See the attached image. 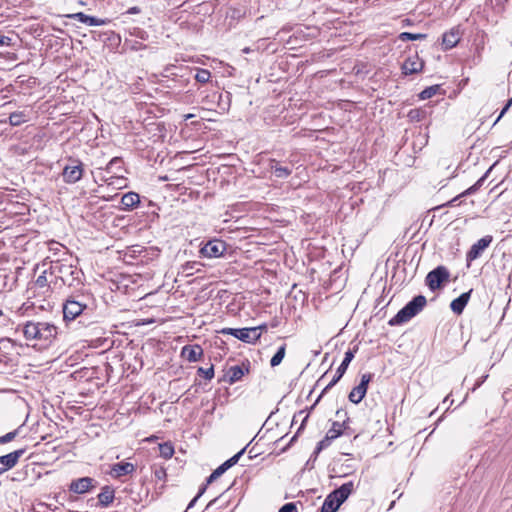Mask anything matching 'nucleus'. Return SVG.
<instances>
[{
	"instance_id": "6e6d98bb",
	"label": "nucleus",
	"mask_w": 512,
	"mask_h": 512,
	"mask_svg": "<svg viewBox=\"0 0 512 512\" xmlns=\"http://www.w3.org/2000/svg\"><path fill=\"white\" fill-rule=\"evenodd\" d=\"M106 201L112 200L113 197H103Z\"/></svg>"
},
{
	"instance_id": "5701e85b",
	"label": "nucleus",
	"mask_w": 512,
	"mask_h": 512,
	"mask_svg": "<svg viewBox=\"0 0 512 512\" xmlns=\"http://www.w3.org/2000/svg\"><path fill=\"white\" fill-rule=\"evenodd\" d=\"M270 169L277 178L285 179L292 173V169L287 166H281L277 160L270 161Z\"/></svg>"
},
{
	"instance_id": "0eeeda50",
	"label": "nucleus",
	"mask_w": 512,
	"mask_h": 512,
	"mask_svg": "<svg viewBox=\"0 0 512 512\" xmlns=\"http://www.w3.org/2000/svg\"><path fill=\"white\" fill-rule=\"evenodd\" d=\"M450 273L445 266H438L426 276V285L431 291L441 287L442 283L448 281Z\"/></svg>"
},
{
	"instance_id": "cd10ccee",
	"label": "nucleus",
	"mask_w": 512,
	"mask_h": 512,
	"mask_svg": "<svg viewBox=\"0 0 512 512\" xmlns=\"http://www.w3.org/2000/svg\"><path fill=\"white\" fill-rule=\"evenodd\" d=\"M484 180H485V176L481 177L473 186H471L466 191H464L463 193H461L460 195L456 196L451 201H449L447 203V206H450V207L456 206L459 198L474 193L482 185Z\"/></svg>"
},
{
	"instance_id": "e433bc0d",
	"label": "nucleus",
	"mask_w": 512,
	"mask_h": 512,
	"mask_svg": "<svg viewBox=\"0 0 512 512\" xmlns=\"http://www.w3.org/2000/svg\"><path fill=\"white\" fill-rule=\"evenodd\" d=\"M198 374L203 376L207 380H211L214 377V366L211 365L208 368L199 367L197 370Z\"/></svg>"
},
{
	"instance_id": "7c9ffc66",
	"label": "nucleus",
	"mask_w": 512,
	"mask_h": 512,
	"mask_svg": "<svg viewBox=\"0 0 512 512\" xmlns=\"http://www.w3.org/2000/svg\"><path fill=\"white\" fill-rule=\"evenodd\" d=\"M286 354V344L281 345L270 360L271 367L280 365Z\"/></svg>"
},
{
	"instance_id": "bb28decb",
	"label": "nucleus",
	"mask_w": 512,
	"mask_h": 512,
	"mask_svg": "<svg viewBox=\"0 0 512 512\" xmlns=\"http://www.w3.org/2000/svg\"><path fill=\"white\" fill-rule=\"evenodd\" d=\"M123 160L120 157L112 158L104 168V171L110 175H117L122 170Z\"/></svg>"
},
{
	"instance_id": "72a5a7b5",
	"label": "nucleus",
	"mask_w": 512,
	"mask_h": 512,
	"mask_svg": "<svg viewBox=\"0 0 512 512\" xmlns=\"http://www.w3.org/2000/svg\"><path fill=\"white\" fill-rule=\"evenodd\" d=\"M427 37L426 34L422 33H411V32H402L399 34V39L401 41H416V40H423Z\"/></svg>"
},
{
	"instance_id": "6e6552de",
	"label": "nucleus",
	"mask_w": 512,
	"mask_h": 512,
	"mask_svg": "<svg viewBox=\"0 0 512 512\" xmlns=\"http://www.w3.org/2000/svg\"><path fill=\"white\" fill-rule=\"evenodd\" d=\"M83 172V163L77 159L71 160V164L63 168V181L67 184H75L82 178Z\"/></svg>"
},
{
	"instance_id": "1a4fd4ad",
	"label": "nucleus",
	"mask_w": 512,
	"mask_h": 512,
	"mask_svg": "<svg viewBox=\"0 0 512 512\" xmlns=\"http://www.w3.org/2000/svg\"><path fill=\"white\" fill-rule=\"evenodd\" d=\"M493 237L486 235L474 243L470 250L466 254L467 266H470L471 262L478 259L486 248L492 243Z\"/></svg>"
},
{
	"instance_id": "4d7b16f0",
	"label": "nucleus",
	"mask_w": 512,
	"mask_h": 512,
	"mask_svg": "<svg viewBox=\"0 0 512 512\" xmlns=\"http://www.w3.org/2000/svg\"><path fill=\"white\" fill-rule=\"evenodd\" d=\"M481 382L477 383L476 386L473 388V390L476 389V387L480 386Z\"/></svg>"
},
{
	"instance_id": "a211bd4d",
	"label": "nucleus",
	"mask_w": 512,
	"mask_h": 512,
	"mask_svg": "<svg viewBox=\"0 0 512 512\" xmlns=\"http://www.w3.org/2000/svg\"><path fill=\"white\" fill-rule=\"evenodd\" d=\"M181 355L189 362H196L203 355V349L199 345H186L182 348Z\"/></svg>"
},
{
	"instance_id": "79ce46f5",
	"label": "nucleus",
	"mask_w": 512,
	"mask_h": 512,
	"mask_svg": "<svg viewBox=\"0 0 512 512\" xmlns=\"http://www.w3.org/2000/svg\"><path fill=\"white\" fill-rule=\"evenodd\" d=\"M278 512H298L297 507L294 503H286L284 504Z\"/></svg>"
},
{
	"instance_id": "f257e3e1",
	"label": "nucleus",
	"mask_w": 512,
	"mask_h": 512,
	"mask_svg": "<svg viewBox=\"0 0 512 512\" xmlns=\"http://www.w3.org/2000/svg\"><path fill=\"white\" fill-rule=\"evenodd\" d=\"M58 334V327L44 321H27L23 326V335L28 341H39L51 344Z\"/></svg>"
},
{
	"instance_id": "473e14b6",
	"label": "nucleus",
	"mask_w": 512,
	"mask_h": 512,
	"mask_svg": "<svg viewBox=\"0 0 512 512\" xmlns=\"http://www.w3.org/2000/svg\"><path fill=\"white\" fill-rule=\"evenodd\" d=\"M159 453L161 457L169 459L174 454V447L171 443H162L159 445Z\"/></svg>"
},
{
	"instance_id": "49530a36",
	"label": "nucleus",
	"mask_w": 512,
	"mask_h": 512,
	"mask_svg": "<svg viewBox=\"0 0 512 512\" xmlns=\"http://www.w3.org/2000/svg\"><path fill=\"white\" fill-rule=\"evenodd\" d=\"M512 105V98L507 102V104L503 107V109L501 110L499 116L497 117V119L495 120L494 122V125L503 117V115L508 111V109L510 108V106Z\"/></svg>"
},
{
	"instance_id": "f704fd0d",
	"label": "nucleus",
	"mask_w": 512,
	"mask_h": 512,
	"mask_svg": "<svg viewBox=\"0 0 512 512\" xmlns=\"http://www.w3.org/2000/svg\"><path fill=\"white\" fill-rule=\"evenodd\" d=\"M211 78V73L207 69H198L195 74V79L199 83H207Z\"/></svg>"
},
{
	"instance_id": "39448f33",
	"label": "nucleus",
	"mask_w": 512,
	"mask_h": 512,
	"mask_svg": "<svg viewBox=\"0 0 512 512\" xmlns=\"http://www.w3.org/2000/svg\"><path fill=\"white\" fill-rule=\"evenodd\" d=\"M354 490V483L349 481L332 491L324 500L320 512H336Z\"/></svg>"
},
{
	"instance_id": "412c9836",
	"label": "nucleus",
	"mask_w": 512,
	"mask_h": 512,
	"mask_svg": "<svg viewBox=\"0 0 512 512\" xmlns=\"http://www.w3.org/2000/svg\"><path fill=\"white\" fill-rule=\"evenodd\" d=\"M140 203V196L136 192H128L121 197L122 210L131 211Z\"/></svg>"
},
{
	"instance_id": "2eb2a0df",
	"label": "nucleus",
	"mask_w": 512,
	"mask_h": 512,
	"mask_svg": "<svg viewBox=\"0 0 512 512\" xmlns=\"http://www.w3.org/2000/svg\"><path fill=\"white\" fill-rule=\"evenodd\" d=\"M423 67L424 62L416 54L414 56L408 57L402 64L401 69L402 73L407 76L421 72Z\"/></svg>"
},
{
	"instance_id": "864d4df0",
	"label": "nucleus",
	"mask_w": 512,
	"mask_h": 512,
	"mask_svg": "<svg viewBox=\"0 0 512 512\" xmlns=\"http://www.w3.org/2000/svg\"><path fill=\"white\" fill-rule=\"evenodd\" d=\"M252 51V49L250 47H245L242 52L245 53V54H248Z\"/></svg>"
},
{
	"instance_id": "5fc2aeb1",
	"label": "nucleus",
	"mask_w": 512,
	"mask_h": 512,
	"mask_svg": "<svg viewBox=\"0 0 512 512\" xmlns=\"http://www.w3.org/2000/svg\"><path fill=\"white\" fill-rule=\"evenodd\" d=\"M307 417H308V416L304 417L303 422H305V421L307 420ZM303 425H304V423H302V424H301V426H300V428H299L298 432L302 429Z\"/></svg>"
},
{
	"instance_id": "dca6fc26",
	"label": "nucleus",
	"mask_w": 512,
	"mask_h": 512,
	"mask_svg": "<svg viewBox=\"0 0 512 512\" xmlns=\"http://www.w3.org/2000/svg\"><path fill=\"white\" fill-rule=\"evenodd\" d=\"M92 483V478L82 477L72 481L69 486V490L77 494H83L89 491V489L92 487Z\"/></svg>"
},
{
	"instance_id": "423d86ee",
	"label": "nucleus",
	"mask_w": 512,
	"mask_h": 512,
	"mask_svg": "<svg viewBox=\"0 0 512 512\" xmlns=\"http://www.w3.org/2000/svg\"><path fill=\"white\" fill-rule=\"evenodd\" d=\"M220 333L224 335H232L238 340L248 343L254 344L256 343L260 337L261 333L259 332V328H223Z\"/></svg>"
},
{
	"instance_id": "20e7f679",
	"label": "nucleus",
	"mask_w": 512,
	"mask_h": 512,
	"mask_svg": "<svg viewBox=\"0 0 512 512\" xmlns=\"http://www.w3.org/2000/svg\"><path fill=\"white\" fill-rule=\"evenodd\" d=\"M50 273L61 279L64 285L75 286L82 283L83 272L77 266L61 262L52 263Z\"/></svg>"
},
{
	"instance_id": "9b49d317",
	"label": "nucleus",
	"mask_w": 512,
	"mask_h": 512,
	"mask_svg": "<svg viewBox=\"0 0 512 512\" xmlns=\"http://www.w3.org/2000/svg\"><path fill=\"white\" fill-rule=\"evenodd\" d=\"M226 243L222 240L214 239L208 241L200 250L203 257L218 258L226 251Z\"/></svg>"
},
{
	"instance_id": "58836bf2",
	"label": "nucleus",
	"mask_w": 512,
	"mask_h": 512,
	"mask_svg": "<svg viewBox=\"0 0 512 512\" xmlns=\"http://www.w3.org/2000/svg\"><path fill=\"white\" fill-rule=\"evenodd\" d=\"M17 434H18V430H14V431L8 432L7 434H5L3 436H0V445L11 442L12 440L15 439Z\"/></svg>"
},
{
	"instance_id": "ddd939ff",
	"label": "nucleus",
	"mask_w": 512,
	"mask_h": 512,
	"mask_svg": "<svg viewBox=\"0 0 512 512\" xmlns=\"http://www.w3.org/2000/svg\"><path fill=\"white\" fill-rule=\"evenodd\" d=\"M25 452L26 448H20L6 455L0 456V475L15 467Z\"/></svg>"
},
{
	"instance_id": "8fccbe9b",
	"label": "nucleus",
	"mask_w": 512,
	"mask_h": 512,
	"mask_svg": "<svg viewBox=\"0 0 512 512\" xmlns=\"http://www.w3.org/2000/svg\"><path fill=\"white\" fill-rule=\"evenodd\" d=\"M216 479H217V476H215V475H214V473L212 472V473L210 474V476L207 478V480H206V484H205V485L207 486L208 484H211V483H212V482H214Z\"/></svg>"
},
{
	"instance_id": "aec40b11",
	"label": "nucleus",
	"mask_w": 512,
	"mask_h": 512,
	"mask_svg": "<svg viewBox=\"0 0 512 512\" xmlns=\"http://www.w3.org/2000/svg\"><path fill=\"white\" fill-rule=\"evenodd\" d=\"M471 293L472 290L462 293L450 303V308L455 314L460 315L463 312L470 299Z\"/></svg>"
},
{
	"instance_id": "6ab92c4d",
	"label": "nucleus",
	"mask_w": 512,
	"mask_h": 512,
	"mask_svg": "<svg viewBox=\"0 0 512 512\" xmlns=\"http://www.w3.org/2000/svg\"><path fill=\"white\" fill-rule=\"evenodd\" d=\"M246 450V447H244L242 450H240L238 453H236L234 456L226 460L224 463H222L219 467H217L213 473L217 478H219L222 474H224L229 468L234 466L238 463L240 457L244 454Z\"/></svg>"
},
{
	"instance_id": "09e8293b",
	"label": "nucleus",
	"mask_w": 512,
	"mask_h": 512,
	"mask_svg": "<svg viewBox=\"0 0 512 512\" xmlns=\"http://www.w3.org/2000/svg\"><path fill=\"white\" fill-rule=\"evenodd\" d=\"M154 475L157 479L161 480L166 476V472L163 468H160L154 472Z\"/></svg>"
},
{
	"instance_id": "de8ad7c7",
	"label": "nucleus",
	"mask_w": 512,
	"mask_h": 512,
	"mask_svg": "<svg viewBox=\"0 0 512 512\" xmlns=\"http://www.w3.org/2000/svg\"><path fill=\"white\" fill-rule=\"evenodd\" d=\"M139 13H141V8L138 6H133V7L129 8L124 14L132 15V14H139Z\"/></svg>"
},
{
	"instance_id": "f3484780",
	"label": "nucleus",
	"mask_w": 512,
	"mask_h": 512,
	"mask_svg": "<svg viewBox=\"0 0 512 512\" xmlns=\"http://www.w3.org/2000/svg\"><path fill=\"white\" fill-rule=\"evenodd\" d=\"M134 470V464L130 462H120L112 465L110 475L113 478H120L122 476L131 474Z\"/></svg>"
},
{
	"instance_id": "2f4dec72",
	"label": "nucleus",
	"mask_w": 512,
	"mask_h": 512,
	"mask_svg": "<svg viewBox=\"0 0 512 512\" xmlns=\"http://www.w3.org/2000/svg\"><path fill=\"white\" fill-rule=\"evenodd\" d=\"M46 273H47V270H44L36 279V281L34 282V286L38 289H43L44 293L45 292H48L50 290V287H49V284H48V280H47V276H46Z\"/></svg>"
},
{
	"instance_id": "a878e982",
	"label": "nucleus",
	"mask_w": 512,
	"mask_h": 512,
	"mask_svg": "<svg viewBox=\"0 0 512 512\" xmlns=\"http://www.w3.org/2000/svg\"><path fill=\"white\" fill-rule=\"evenodd\" d=\"M28 121L29 116L25 111H16L11 113L9 116V124L14 127L20 126Z\"/></svg>"
},
{
	"instance_id": "f8f14e48",
	"label": "nucleus",
	"mask_w": 512,
	"mask_h": 512,
	"mask_svg": "<svg viewBox=\"0 0 512 512\" xmlns=\"http://www.w3.org/2000/svg\"><path fill=\"white\" fill-rule=\"evenodd\" d=\"M357 351V348L349 349L345 352L344 359L340 366L336 370V374L332 378V380L327 384V386L324 388L323 392L329 390L332 388L345 374L349 364L353 360L355 353Z\"/></svg>"
},
{
	"instance_id": "c756f323",
	"label": "nucleus",
	"mask_w": 512,
	"mask_h": 512,
	"mask_svg": "<svg viewBox=\"0 0 512 512\" xmlns=\"http://www.w3.org/2000/svg\"><path fill=\"white\" fill-rule=\"evenodd\" d=\"M345 425V422H333L331 428L327 431L326 435L328 438L336 439L343 433V427Z\"/></svg>"
},
{
	"instance_id": "13d9d810",
	"label": "nucleus",
	"mask_w": 512,
	"mask_h": 512,
	"mask_svg": "<svg viewBox=\"0 0 512 512\" xmlns=\"http://www.w3.org/2000/svg\"><path fill=\"white\" fill-rule=\"evenodd\" d=\"M414 112L418 114V111H410V115H413Z\"/></svg>"
},
{
	"instance_id": "9d476101",
	"label": "nucleus",
	"mask_w": 512,
	"mask_h": 512,
	"mask_svg": "<svg viewBox=\"0 0 512 512\" xmlns=\"http://www.w3.org/2000/svg\"><path fill=\"white\" fill-rule=\"evenodd\" d=\"M371 379V373L362 374L360 383L354 387L348 395L349 401L354 404L360 403L367 393L368 384Z\"/></svg>"
},
{
	"instance_id": "3c124183",
	"label": "nucleus",
	"mask_w": 512,
	"mask_h": 512,
	"mask_svg": "<svg viewBox=\"0 0 512 512\" xmlns=\"http://www.w3.org/2000/svg\"><path fill=\"white\" fill-rule=\"evenodd\" d=\"M255 328H259V332L262 333L263 330H267V325L262 324V325L256 326Z\"/></svg>"
},
{
	"instance_id": "c03bdc74",
	"label": "nucleus",
	"mask_w": 512,
	"mask_h": 512,
	"mask_svg": "<svg viewBox=\"0 0 512 512\" xmlns=\"http://www.w3.org/2000/svg\"><path fill=\"white\" fill-rule=\"evenodd\" d=\"M512 105V98L507 102V104L503 107V109L501 110L499 116L497 117V119L495 120L494 122V125L503 117V115L508 111V109L510 108V106Z\"/></svg>"
},
{
	"instance_id": "b1692460",
	"label": "nucleus",
	"mask_w": 512,
	"mask_h": 512,
	"mask_svg": "<svg viewBox=\"0 0 512 512\" xmlns=\"http://www.w3.org/2000/svg\"><path fill=\"white\" fill-rule=\"evenodd\" d=\"M101 180L106 183V188L121 189L126 186V179L120 175H110L109 177L102 176Z\"/></svg>"
},
{
	"instance_id": "c85d7f7f",
	"label": "nucleus",
	"mask_w": 512,
	"mask_h": 512,
	"mask_svg": "<svg viewBox=\"0 0 512 512\" xmlns=\"http://www.w3.org/2000/svg\"><path fill=\"white\" fill-rule=\"evenodd\" d=\"M244 376V370L241 366H232L227 372L229 384H234Z\"/></svg>"
},
{
	"instance_id": "f03ea898",
	"label": "nucleus",
	"mask_w": 512,
	"mask_h": 512,
	"mask_svg": "<svg viewBox=\"0 0 512 512\" xmlns=\"http://www.w3.org/2000/svg\"><path fill=\"white\" fill-rule=\"evenodd\" d=\"M90 294L81 293L69 296L63 303V319L65 322L75 320L89 309Z\"/></svg>"
},
{
	"instance_id": "4468645a",
	"label": "nucleus",
	"mask_w": 512,
	"mask_h": 512,
	"mask_svg": "<svg viewBox=\"0 0 512 512\" xmlns=\"http://www.w3.org/2000/svg\"><path fill=\"white\" fill-rule=\"evenodd\" d=\"M69 17L88 26H105L111 22V20L108 18H98L95 16L87 15L83 12L71 14Z\"/></svg>"
},
{
	"instance_id": "603ef678",
	"label": "nucleus",
	"mask_w": 512,
	"mask_h": 512,
	"mask_svg": "<svg viewBox=\"0 0 512 512\" xmlns=\"http://www.w3.org/2000/svg\"><path fill=\"white\" fill-rule=\"evenodd\" d=\"M217 501L218 498H214L213 500H211L207 505V509L211 508Z\"/></svg>"
},
{
	"instance_id": "ea45409f",
	"label": "nucleus",
	"mask_w": 512,
	"mask_h": 512,
	"mask_svg": "<svg viewBox=\"0 0 512 512\" xmlns=\"http://www.w3.org/2000/svg\"><path fill=\"white\" fill-rule=\"evenodd\" d=\"M130 34L142 40H146L148 38L147 32L140 28H134Z\"/></svg>"
},
{
	"instance_id": "bf43d9fd",
	"label": "nucleus",
	"mask_w": 512,
	"mask_h": 512,
	"mask_svg": "<svg viewBox=\"0 0 512 512\" xmlns=\"http://www.w3.org/2000/svg\"><path fill=\"white\" fill-rule=\"evenodd\" d=\"M1 316H3V311H2V310H0V317H1Z\"/></svg>"
},
{
	"instance_id": "4be33fe9",
	"label": "nucleus",
	"mask_w": 512,
	"mask_h": 512,
	"mask_svg": "<svg viewBox=\"0 0 512 512\" xmlns=\"http://www.w3.org/2000/svg\"><path fill=\"white\" fill-rule=\"evenodd\" d=\"M460 40V31L458 28H452L443 34L442 44L445 49H452Z\"/></svg>"
},
{
	"instance_id": "4c0bfd02",
	"label": "nucleus",
	"mask_w": 512,
	"mask_h": 512,
	"mask_svg": "<svg viewBox=\"0 0 512 512\" xmlns=\"http://www.w3.org/2000/svg\"><path fill=\"white\" fill-rule=\"evenodd\" d=\"M332 440L333 439L328 438L326 435L324 439L319 441L314 451L315 456H317L323 449L327 448L331 444Z\"/></svg>"
},
{
	"instance_id": "c9c22d12",
	"label": "nucleus",
	"mask_w": 512,
	"mask_h": 512,
	"mask_svg": "<svg viewBox=\"0 0 512 512\" xmlns=\"http://www.w3.org/2000/svg\"><path fill=\"white\" fill-rule=\"evenodd\" d=\"M438 90H439L438 85H433V86L427 87L419 94V97L422 100L429 99V98L433 97L437 93Z\"/></svg>"
},
{
	"instance_id": "393cba45",
	"label": "nucleus",
	"mask_w": 512,
	"mask_h": 512,
	"mask_svg": "<svg viewBox=\"0 0 512 512\" xmlns=\"http://www.w3.org/2000/svg\"><path fill=\"white\" fill-rule=\"evenodd\" d=\"M98 500L103 507L109 506L114 500V490L109 486L103 487L98 495Z\"/></svg>"
},
{
	"instance_id": "7ed1b4c3",
	"label": "nucleus",
	"mask_w": 512,
	"mask_h": 512,
	"mask_svg": "<svg viewBox=\"0 0 512 512\" xmlns=\"http://www.w3.org/2000/svg\"><path fill=\"white\" fill-rule=\"evenodd\" d=\"M427 304L426 297L418 295L409 301L398 313L392 317L388 324L390 326H397L408 322L417 314H419Z\"/></svg>"
},
{
	"instance_id": "37998d69",
	"label": "nucleus",
	"mask_w": 512,
	"mask_h": 512,
	"mask_svg": "<svg viewBox=\"0 0 512 512\" xmlns=\"http://www.w3.org/2000/svg\"><path fill=\"white\" fill-rule=\"evenodd\" d=\"M12 45V39L0 33V47H8Z\"/></svg>"
},
{
	"instance_id": "a19ab883",
	"label": "nucleus",
	"mask_w": 512,
	"mask_h": 512,
	"mask_svg": "<svg viewBox=\"0 0 512 512\" xmlns=\"http://www.w3.org/2000/svg\"><path fill=\"white\" fill-rule=\"evenodd\" d=\"M206 491V485H203L200 489H199V492L197 493V495L190 501V503L188 504V507H187V510L191 509L195 503L197 502V500L204 494V492Z\"/></svg>"
},
{
	"instance_id": "a18cd8bd",
	"label": "nucleus",
	"mask_w": 512,
	"mask_h": 512,
	"mask_svg": "<svg viewBox=\"0 0 512 512\" xmlns=\"http://www.w3.org/2000/svg\"><path fill=\"white\" fill-rule=\"evenodd\" d=\"M512 105V98L507 102V104L503 107V109L501 110L499 116L497 117V119L495 120L494 122V125L503 117V115L508 111V109L510 108V106Z\"/></svg>"
}]
</instances>
